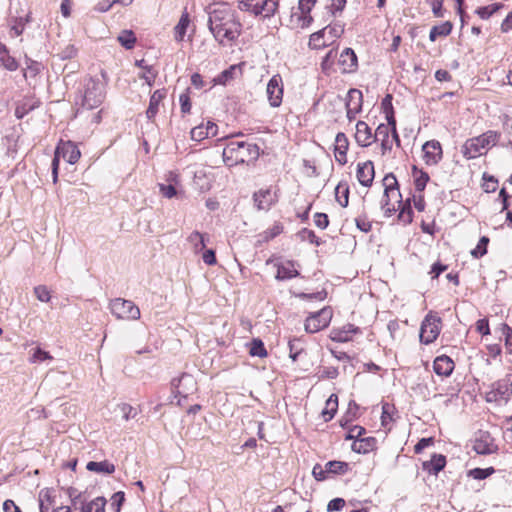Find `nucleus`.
I'll return each mask as SVG.
<instances>
[{
  "instance_id": "obj_11",
  "label": "nucleus",
  "mask_w": 512,
  "mask_h": 512,
  "mask_svg": "<svg viewBox=\"0 0 512 512\" xmlns=\"http://www.w3.org/2000/svg\"><path fill=\"white\" fill-rule=\"evenodd\" d=\"M174 392L184 398L193 394L197 390V382L190 374H182L179 378H175L171 382Z\"/></svg>"
},
{
  "instance_id": "obj_3",
  "label": "nucleus",
  "mask_w": 512,
  "mask_h": 512,
  "mask_svg": "<svg viewBox=\"0 0 512 512\" xmlns=\"http://www.w3.org/2000/svg\"><path fill=\"white\" fill-rule=\"evenodd\" d=\"M496 141L497 134L493 131H488L478 137L468 139L463 146V154L468 159H474L494 146Z\"/></svg>"
},
{
  "instance_id": "obj_42",
  "label": "nucleus",
  "mask_w": 512,
  "mask_h": 512,
  "mask_svg": "<svg viewBox=\"0 0 512 512\" xmlns=\"http://www.w3.org/2000/svg\"><path fill=\"white\" fill-rule=\"evenodd\" d=\"M489 239L486 236H483L480 240L476 248H474L471 251V254L475 258L482 257L487 253V245H488Z\"/></svg>"
},
{
  "instance_id": "obj_49",
  "label": "nucleus",
  "mask_w": 512,
  "mask_h": 512,
  "mask_svg": "<svg viewBox=\"0 0 512 512\" xmlns=\"http://www.w3.org/2000/svg\"><path fill=\"white\" fill-rule=\"evenodd\" d=\"M494 472V469L492 467L481 469V468H475L470 471V475L474 479L482 480L490 476Z\"/></svg>"
},
{
  "instance_id": "obj_30",
  "label": "nucleus",
  "mask_w": 512,
  "mask_h": 512,
  "mask_svg": "<svg viewBox=\"0 0 512 512\" xmlns=\"http://www.w3.org/2000/svg\"><path fill=\"white\" fill-rule=\"evenodd\" d=\"M189 24L190 17L188 12L185 10L180 17L179 22L174 27V39L177 42H182L184 40Z\"/></svg>"
},
{
  "instance_id": "obj_60",
  "label": "nucleus",
  "mask_w": 512,
  "mask_h": 512,
  "mask_svg": "<svg viewBox=\"0 0 512 512\" xmlns=\"http://www.w3.org/2000/svg\"><path fill=\"white\" fill-rule=\"evenodd\" d=\"M312 473L316 480L323 481L326 479V474L328 472L326 471V468L323 469L321 465L317 464L313 467Z\"/></svg>"
},
{
  "instance_id": "obj_25",
  "label": "nucleus",
  "mask_w": 512,
  "mask_h": 512,
  "mask_svg": "<svg viewBox=\"0 0 512 512\" xmlns=\"http://www.w3.org/2000/svg\"><path fill=\"white\" fill-rule=\"evenodd\" d=\"M339 64L343 72H353L357 67V56L355 52L350 48L344 49L340 54Z\"/></svg>"
},
{
  "instance_id": "obj_57",
  "label": "nucleus",
  "mask_w": 512,
  "mask_h": 512,
  "mask_svg": "<svg viewBox=\"0 0 512 512\" xmlns=\"http://www.w3.org/2000/svg\"><path fill=\"white\" fill-rule=\"evenodd\" d=\"M299 340H290L289 341V351H290V357L293 361H295L299 355V353L302 351V348L299 347Z\"/></svg>"
},
{
  "instance_id": "obj_20",
  "label": "nucleus",
  "mask_w": 512,
  "mask_h": 512,
  "mask_svg": "<svg viewBox=\"0 0 512 512\" xmlns=\"http://www.w3.org/2000/svg\"><path fill=\"white\" fill-rule=\"evenodd\" d=\"M375 171L372 161L358 163L356 177L362 186L370 187L374 180Z\"/></svg>"
},
{
  "instance_id": "obj_45",
  "label": "nucleus",
  "mask_w": 512,
  "mask_h": 512,
  "mask_svg": "<svg viewBox=\"0 0 512 512\" xmlns=\"http://www.w3.org/2000/svg\"><path fill=\"white\" fill-rule=\"evenodd\" d=\"M119 42L127 49H131L136 41L131 31H124L119 37Z\"/></svg>"
},
{
  "instance_id": "obj_4",
  "label": "nucleus",
  "mask_w": 512,
  "mask_h": 512,
  "mask_svg": "<svg viewBox=\"0 0 512 512\" xmlns=\"http://www.w3.org/2000/svg\"><path fill=\"white\" fill-rule=\"evenodd\" d=\"M384 195L381 200L382 209L389 216L396 211V205H401V194L398 189V182L393 174H388L383 178Z\"/></svg>"
},
{
  "instance_id": "obj_62",
  "label": "nucleus",
  "mask_w": 512,
  "mask_h": 512,
  "mask_svg": "<svg viewBox=\"0 0 512 512\" xmlns=\"http://www.w3.org/2000/svg\"><path fill=\"white\" fill-rule=\"evenodd\" d=\"M234 69H235L234 67H231L230 69L224 70L217 78V83L225 84L229 79L232 78Z\"/></svg>"
},
{
  "instance_id": "obj_36",
  "label": "nucleus",
  "mask_w": 512,
  "mask_h": 512,
  "mask_svg": "<svg viewBox=\"0 0 512 512\" xmlns=\"http://www.w3.org/2000/svg\"><path fill=\"white\" fill-rule=\"evenodd\" d=\"M282 231L283 226L281 224H274L271 228L267 229L266 231L258 235L257 244L262 245L263 243L269 242L270 240L274 239L276 236L281 234Z\"/></svg>"
},
{
  "instance_id": "obj_16",
  "label": "nucleus",
  "mask_w": 512,
  "mask_h": 512,
  "mask_svg": "<svg viewBox=\"0 0 512 512\" xmlns=\"http://www.w3.org/2000/svg\"><path fill=\"white\" fill-rule=\"evenodd\" d=\"M267 97L272 107H279L282 103L283 84L279 74L273 75L266 88Z\"/></svg>"
},
{
  "instance_id": "obj_55",
  "label": "nucleus",
  "mask_w": 512,
  "mask_h": 512,
  "mask_svg": "<svg viewBox=\"0 0 512 512\" xmlns=\"http://www.w3.org/2000/svg\"><path fill=\"white\" fill-rule=\"evenodd\" d=\"M77 55V49L74 45H67L60 53L59 56L61 59H72Z\"/></svg>"
},
{
  "instance_id": "obj_5",
  "label": "nucleus",
  "mask_w": 512,
  "mask_h": 512,
  "mask_svg": "<svg viewBox=\"0 0 512 512\" xmlns=\"http://www.w3.org/2000/svg\"><path fill=\"white\" fill-rule=\"evenodd\" d=\"M344 33V25L335 23L311 34L309 45L313 49H321L334 43Z\"/></svg>"
},
{
  "instance_id": "obj_38",
  "label": "nucleus",
  "mask_w": 512,
  "mask_h": 512,
  "mask_svg": "<svg viewBox=\"0 0 512 512\" xmlns=\"http://www.w3.org/2000/svg\"><path fill=\"white\" fill-rule=\"evenodd\" d=\"M413 177L416 190L422 192L425 189L427 182L429 181V175L426 172L418 170L416 167H414Z\"/></svg>"
},
{
  "instance_id": "obj_24",
  "label": "nucleus",
  "mask_w": 512,
  "mask_h": 512,
  "mask_svg": "<svg viewBox=\"0 0 512 512\" xmlns=\"http://www.w3.org/2000/svg\"><path fill=\"white\" fill-rule=\"evenodd\" d=\"M433 369L437 375L447 377L454 370V362L450 357L441 355L434 360Z\"/></svg>"
},
{
  "instance_id": "obj_2",
  "label": "nucleus",
  "mask_w": 512,
  "mask_h": 512,
  "mask_svg": "<svg viewBox=\"0 0 512 512\" xmlns=\"http://www.w3.org/2000/svg\"><path fill=\"white\" fill-rule=\"evenodd\" d=\"M259 155L258 147L255 144L246 142H230L223 150V161L229 166L244 163L256 159Z\"/></svg>"
},
{
  "instance_id": "obj_61",
  "label": "nucleus",
  "mask_w": 512,
  "mask_h": 512,
  "mask_svg": "<svg viewBox=\"0 0 512 512\" xmlns=\"http://www.w3.org/2000/svg\"><path fill=\"white\" fill-rule=\"evenodd\" d=\"M179 101L181 104V111L183 113H189L191 110V102L189 96L187 94H181Z\"/></svg>"
},
{
  "instance_id": "obj_63",
  "label": "nucleus",
  "mask_w": 512,
  "mask_h": 512,
  "mask_svg": "<svg viewBox=\"0 0 512 512\" xmlns=\"http://www.w3.org/2000/svg\"><path fill=\"white\" fill-rule=\"evenodd\" d=\"M3 511L4 512H21L19 506L15 504L13 500H6L3 503Z\"/></svg>"
},
{
  "instance_id": "obj_8",
  "label": "nucleus",
  "mask_w": 512,
  "mask_h": 512,
  "mask_svg": "<svg viewBox=\"0 0 512 512\" xmlns=\"http://www.w3.org/2000/svg\"><path fill=\"white\" fill-rule=\"evenodd\" d=\"M109 309L112 315L119 320H138L140 309L131 300L115 298L110 301Z\"/></svg>"
},
{
  "instance_id": "obj_14",
  "label": "nucleus",
  "mask_w": 512,
  "mask_h": 512,
  "mask_svg": "<svg viewBox=\"0 0 512 512\" xmlns=\"http://www.w3.org/2000/svg\"><path fill=\"white\" fill-rule=\"evenodd\" d=\"M473 449L477 454L487 455L495 453L498 447L489 432L479 431L476 434Z\"/></svg>"
},
{
  "instance_id": "obj_13",
  "label": "nucleus",
  "mask_w": 512,
  "mask_h": 512,
  "mask_svg": "<svg viewBox=\"0 0 512 512\" xmlns=\"http://www.w3.org/2000/svg\"><path fill=\"white\" fill-rule=\"evenodd\" d=\"M512 379L510 375L493 384L487 393V401L507 400L512 393Z\"/></svg>"
},
{
  "instance_id": "obj_19",
  "label": "nucleus",
  "mask_w": 512,
  "mask_h": 512,
  "mask_svg": "<svg viewBox=\"0 0 512 512\" xmlns=\"http://www.w3.org/2000/svg\"><path fill=\"white\" fill-rule=\"evenodd\" d=\"M425 163L428 165L437 164L442 158V148L438 141H427L423 147Z\"/></svg>"
},
{
  "instance_id": "obj_34",
  "label": "nucleus",
  "mask_w": 512,
  "mask_h": 512,
  "mask_svg": "<svg viewBox=\"0 0 512 512\" xmlns=\"http://www.w3.org/2000/svg\"><path fill=\"white\" fill-rule=\"evenodd\" d=\"M0 64L9 71H15L18 68V62L10 56L7 47L0 43Z\"/></svg>"
},
{
  "instance_id": "obj_48",
  "label": "nucleus",
  "mask_w": 512,
  "mask_h": 512,
  "mask_svg": "<svg viewBox=\"0 0 512 512\" xmlns=\"http://www.w3.org/2000/svg\"><path fill=\"white\" fill-rule=\"evenodd\" d=\"M190 134H191V139L194 141H202L208 137L204 124H200V125L194 127L191 130Z\"/></svg>"
},
{
  "instance_id": "obj_23",
  "label": "nucleus",
  "mask_w": 512,
  "mask_h": 512,
  "mask_svg": "<svg viewBox=\"0 0 512 512\" xmlns=\"http://www.w3.org/2000/svg\"><path fill=\"white\" fill-rule=\"evenodd\" d=\"M374 135L371 132L370 127L364 121H358L356 124L355 140L362 146L367 147L372 144Z\"/></svg>"
},
{
  "instance_id": "obj_33",
  "label": "nucleus",
  "mask_w": 512,
  "mask_h": 512,
  "mask_svg": "<svg viewBox=\"0 0 512 512\" xmlns=\"http://www.w3.org/2000/svg\"><path fill=\"white\" fill-rule=\"evenodd\" d=\"M445 464V457L440 454H435L433 455L430 461H426L423 463V468L427 470L429 473H433L436 475L445 467Z\"/></svg>"
},
{
  "instance_id": "obj_31",
  "label": "nucleus",
  "mask_w": 512,
  "mask_h": 512,
  "mask_svg": "<svg viewBox=\"0 0 512 512\" xmlns=\"http://www.w3.org/2000/svg\"><path fill=\"white\" fill-rule=\"evenodd\" d=\"M86 469L99 474H112L115 471V465L107 460L100 462L90 461L87 463Z\"/></svg>"
},
{
  "instance_id": "obj_6",
  "label": "nucleus",
  "mask_w": 512,
  "mask_h": 512,
  "mask_svg": "<svg viewBox=\"0 0 512 512\" xmlns=\"http://www.w3.org/2000/svg\"><path fill=\"white\" fill-rule=\"evenodd\" d=\"M105 98V84L99 79H89L85 84L82 105L87 109L97 108Z\"/></svg>"
},
{
  "instance_id": "obj_56",
  "label": "nucleus",
  "mask_w": 512,
  "mask_h": 512,
  "mask_svg": "<svg viewBox=\"0 0 512 512\" xmlns=\"http://www.w3.org/2000/svg\"><path fill=\"white\" fill-rule=\"evenodd\" d=\"M145 71L140 75V78L144 79L149 86H152L155 78L156 72L152 67H145Z\"/></svg>"
},
{
  "instance_id": "obj_40",
  "label": "nucleus",
  "mask_w": 512,
  "mask_h": 512,
  "mask_svg": "<svg viewBox=\"0 0 512 512\" xmlns=\"http://www.w3.org/2000/svg\"><path fill=\"white\" fill-rule=\"evenodd\" d=\"M503 5L501 3H494L488 6L479 7L476 10V14L481 19H488L490 18L494 13H496L499 9H501Z\"/></svg>"
},
{
  "instance_id": "obj_22",
  "label": "nucleus",
  "mask_w": 512,
  "mask_h": 512,
  "mask_svg": "<svg viewBox=\"0 0 512 512\" xmlns=\"http://www.w3.org/2000/svg\"><path fill=\"white\" fill-rule=\"evenodd\" d=\"M349 142L344 133H338L335 137V160L340 164L344 165L347 162V150Z\"/></svg>"
},
{
  "instance_id": "obj_28",
  "label": "nucleus",
  "mask_w": 512,
  "mask_h": 512,
  "mask_svg": "<svg viewBox=\"0 0 512 512\" xmlns=\"http://www.w3.org/2000/svg\"><path fill=\"white\" fill-rule=\"evenodd\" d=\"M209 237L207 234L200 233L198 231H193L188 237L187 242L193 249L195 254L202 252L206 247V242Z\"/></svg>"
},
{
  "instance_id": "obj_58",
  "label": "nucleus",
  "mask_w": 512,
  "mask_h": 512,
  "mask_svg": "<svg viewBox=\"0 0 512 512\" xmlns=\"http://www.w3.org/2000/svg\"><path fill=\"white\" fill-rule=\"evenodd\" d=\"M476 330L481 335L485 336L490 334L489 323L487 319H480L476 322Z\"/></svg>"
},
{
  "instance_id": "obj_53",
  "label": "nucleus",
  "mask_w": 512,
  "mask_h": 512,
  "mask_svg": "<svg viewBox=\"0 0 512 512\" xmlns=\"http://www.w3.org/2000/svg\"><path fill=\"white\" fill-rule=\"evenodd\" d=\"M314 223L318 228L325 229L329 224L328 216L324 213H316L314 215Z\"/></svg>"
},
{
  "instance_id": "obj_50",
  "label": "nucleus",
  "mask_w": 512,
  "mask_h": 512,
  "mask_svg": "<svg viewBox=\"0 0 512 512\" xmlns=\"http://www.w3.org/2000/svg\"><path fill=\"white\" fill-rule=\"evenodd\" d=\"M388 122H389V125H391V132H392V137H390V139L393 140V142H395L397 146H399L400 139H399V136H398V133L396 130V120L394 117V113H388Z\"/></svg>"
},
{
  "instance_id": "obj_15",
  "label": "nucleus",
  "mask_w": 512,
  "mask_h": 512,
  "mask_svg": "<svg viewBox=\"0 0 512 512\" xmlns=\"http://www.w3.org/2000/svg\"><path fill=\"white\" fill-rule=\"evenodd\" d=\"M69 496L71 498L72 504L76 507L78 503L81 504L80 511L81 512H105L106 507V499L104 497H96L95 499L85 502L81 500V494L75 495L74 492H70Z\"/></svg>"
},
{
  "instance_id": "obj_41",
  "label": "nucleus",
  "mask_w": 512,
  "mask_h": 512,
  "mask_svg": "<svg viewBox=\"0 0 512 512\" xmlns=\"http://www.w3.org/2000/svg\"><path fill=\"white\" fill-rule=\"evenodd\" d=\"M250 354L252 356L265 357L267 355V351L264 347V344L259 339H254L250 346Z\"/></svg>"
},
{
  "instance_id": "obj_29",
  "label": "nucleus",
  "mask_w": 512,
  "mask_h": 512,
  "mask_svg": "<svg viewBox=\"0 0 512 512\" xmlns=\"http://www.w3.org/2000/svg\"><path fill=\"white\" fill-rule=\"evenodd\" d=\"M254 202L259 210H268L274 202V196L270 190H260L254 194Z\"/></svg>"
},
{
  "instance_id": "obj_43",
  "label": "nucleus",
  "mask_w": 512,
  "mask_h": 512,
  "mask_svg": "<svg viewBox=\"0 0 512 512\" xmlns=\"http://www.w3.org/2000/svg\"><path fill=\"white\" fill-rule=\"evenodd\" d=\"M36 298L41 302H49L51 299L50 291L45 285H39L34 288Z\"/></svg>"
},
{
  "instance_id": "obj_47",
  "label": "nucleus",
  "mask_w": 512,
  "mask_h": 512,
  "mask_svg": "<svg viewBox=\"0 0 512 512\" xmlns=\"http://www.w3.org/2000/svg\"><path fill=\"white\" fill-rule=\"evenodd\" d=\"M299 236L301 240L303 241H309L312 244H315L317 246L320 245V242L318 240V237L315 235L314 231L304 228L299 232Z\"/></svg>"
},
{
  "instance_id": "obj_7",
  "label": "nucleus",
  "mask_w": 512,
  "mask_h": 512,
  "mask_svg": "<svg viewBox=\"0 0 512 512\" xmlns=\"http://www.w3.org/2000/svg\"><path fill=\"white\" fill-rule=\"evenodd\" d=\"M278 7V0H242L238 4L241 11H247L255 16L264 18L274 15Z\"/></svg>"
},
{
  "instance_id": "obj_21",
  "label": "nucleus",
  "mask_w": 512,
  "mask_h": 512,
  "mask_svg": "<svg viewBox=\"0 0 512 512\" xmlns=\"http://www.w3.org/2000/svg\"><path fill=\"white\" fill-rule=\"evenodd\" d=\"M391 125L380 124L374 134L373 141H379L381 143L382 154L390 151L393 146V140L390 139Z\"/></svg>"
},
{
  "instance_id": "obj_52",
  "label": "nucleus",
  "mask_w": 512,
  "mask_h": 512,
  "mask_svg": "<svg viewBox=\"0 0 512 512\" xmlns=\"http://www.w3.org/2000/svg\"><path fill=\"white\" fill-rule=\"evenodd\" d=\"M345 506V500L342 498H334L327 505L328 512L340 511Z\"/></svg>"
},
{
  "instance_id": "obj_51",
  "label": "nucleus",
  "mask_w": 512,
  "mask_h": 512,
  "mask_svg": "<svg viewBox=\"0 0 512 512\" xmlns=\"http://www.w3.org/2000/svg\"><path fill=\"white\" fill-rule=\"evenodd\" d=\"M125 500V494L122 491H118L113 494L111 501L112 506L115 507V512H120L121 506Z\"/></svg>"
},
{
  "instance_id": "obj_1",
  "label": "nucleus",
  "mask_w": 512,
  "mask_h": 512,
  "mask_svg": "<svg viewBox=\"0 0 512 512\" xmlns=\"http://www.w3.org/2000/svg\"><path fill=\"white\" fill-rule=\"evenodd\" d=\"M208 27L221 45L235 41L241 34L242 24L236 11L227 3H217L208 9Z\"/></svg>"
},
{
  "instance_id": "obj_10",
  "label": "nucleus",
  "mask_w": 512,
  "mask_h": 512,
  "mask_svg": "<svg viewBox=\"0 0 512 512\" xmlns=\"http://www.w3.org/2000/svg\"><path fill=\"white\" fill-rule=\"evenodd\" d=\"M332 319V310L328 307L311 314L305 321V330L308 333H316L326 328Z\"/></svg>"
},
{
  "instance_id": "obj_32",
  "label": "nucleus",
  "mask_w": 512,
  "mask_h": 512,
  "mask_svg": "<svg viewBox=\"0 0 512 512\" xmlns=\"http://www.w3.org/2000/svg\"><path fill=\"white\" fill-rule=\"evenodd\" d=\"M298 271L295 269L293 262H286L278 265L277 267V280H287L298 276Z\"/></svg>"
},
{
  "instance_id": "obj_54",
  "label": "nucleus",
  "mask_w": 512,
  "mask_h": 512,
  "mask_svg": "<svg viewBox=\"0 0 512 512\" xmlns=\"http://www.w3.org/2000/svg\"><path fill=\"white\" fill-rule=\"evenodd\" d=\"M202 260L207 265H215L217 260L215 256V252L212 249H207L202 251Z\"/></svg>"
},
{
  "instance_id": "obj_37",
  "label": "nucleus",
  "mask_w": 512,
  "mask_h": 512,
  "mask_svg": "<svg viewBox=\"0 0 512 512\" xmlns=\"http://www.w3.org/2000/svg\"><path fill=\"white\" fill-rule=\"evenodd\" d=\"M338 407V398L336 395H331L326 401V408L322 411V416L327 422L331 420L336 413Z\"/></svg>"
},
{
  "instance_id": "obj_46",
  "label": "nucleus",
  "mask_w": 512,
  "mask_h": 512,
  "mask_svg": "<svg viewBox=\"0 0 512 512\" xmlns=\"http://www.w3.org/2000/svg\"><path fill=\"white\" fill-rule=\"evenodd\" d=\"M348 188L346 186L338 185L336 187V197L339 204L342 207H346L348 205Z\"/></svg>"
},
{
  "instance_id": "obj_35",
  "label": "nucleus",
  "mask_w": 512,
  "mask_h": 512,
  "mask_svg": "<svg viewBox=\"0 0 512 512\" xmlns=\"http://www.w3.org/2000/svg\"><path fill=\"white\" fill-rule=\"evenodd\" d=\"M453 25L450 21H446L440 25H435L429 33L430 41L434 42L438 37L448 36L452 31Z\"/></svg>"
},
{
  "instance_id": "obj_39",
  "label": "nucleus",
  "mask_w": 512,
  "mask_h": 512,
  "mask_svg": "<svg viewBox=\"0 0 512 512\" xmlns=\"http://www.w3.org/2000/svg\"><path fill=\"white\" fill-rule=\"evenodd\" d=\"M348 467V463L342 461H329L325 464L326 471L331 474H345Z\"/></svg>"
},
{
  "instance_id": "obj_59",
  "label": "nucleus",
  "mask_w": 512,
  "mask_h": 512,
  "mask_svg": "<svg viewBox=\"0 0 512 512\" xmlns=\"http://www.w3.org/2000/svg\"><path fill=\"white\" fill-rule=\"evenodd\" d=\"M159 188H160V192L162 193V195L168 199L174 197L177 194L175 187L171 184L170 185L160 184Z\"/></svg>"
},
{
  "instance_id": "obj_12",
  "label": "nucleus",
  "mask_w": 512,
  "mask_h": 512,
  "mask_svg": "<svg viewBox=\"0 0 512 512\" xmlns=\"http://www.w3.org/2000/svg\"><path fill=\"white\" fill-rule=\"evenodd\" d=\"M316 0H299L298 10L300 13L295 12L292 14V21L300 28H307L313 21L310 12L315 6Z\"/></svg>"
},
{
  "instance_id": "obj_17",
  "label": "nucleus",
  "mask_w": 512,
  "mask_h": 512,
  "mask_svg": "<svg viewBox=\"0 0 512 512\" xmlns=\"http://www.w3.org/2000/svg\"><path fill=\"white\" fill-rule=\"evenodd\" d=\"M81 156V152L77 145L71 141H61L56 148L55 156L62 157L69 164H75Z\"/></svg>"
},
{
  "instance_id": "obj_64",
  "label": "nucleus",
  "mask_w": 512,
  "mask_h": 512,
  "mask_svg": "<svg viewBox=\"0 0 512 512\" xmlns=\"http://www.w3.org/2000/svg\"><path fill=\"white\" fill-rule=\"evenodd\" d=\"M512 29V11L506 16L501 24V31L506 33Z\"/></svg>"
},
{
  "instance_id": "obj_27",
  "label": "nucleus",
  "mask_w": 512,
  "mask_h": 512,
  "mask_svg": "<svg viewBox=\"0 0 512 512\" xmlns=\"http://www.w3.org/2000/svg\"><path fill=\"white\" fill-rule=\"evenodd\" d=\"M165 96H166V91L164 89L156 90L151 95V98L149 101V106L146 111V116L149 120L154 119V117L158 113L159 105L162 102V100L165 98Z\"/></svg>"
},
{
  "instance_id": "obj_44",
  "label": "nucleus",
  "mask_w": 512,
  "mask_h": 512,
  "mask_svg": "<svg viewBox=\"0 0 512 512\" xmlns=\"http://www.w3.org/2000/svg\"><path fill=\"white\" fill-rule=\"evenodd\" d=\"M50 359H52V356L48 352L42 350L40 347H36L33 350L30 361L32 363H36V362H42V361L50 360Z\"/></svg>"
},
{
  "instance_id": "obj_26",
  "label": "nucleus",
  "mask_w": 512,
  "mask_h": 512,
  "mask_svg": "<svg viewBox=\"0 0 512 512\" xmlns=\"http://www.w3.org/2000/svg\"><path fill=\"white\" fill-rule=\"evenodd\" d=\"M359 332V328L353 324H345L339 329H334L331 332V339L337 342H347L352 339V335Z\"/></svg>"
},
{
  "instance_id": "obj_18",
  "label": "nucleus",
  "mask_w": 512,
  "mask_h": 512,
  "mask_svg": "<svg viewBox=\"0 0 512 512\" xmlns=\"http://www.w3.org/2000/svg\"><path fill=\"white\" fill-rule=\"evenodd\" d=\"M362 92L358 89H350L346 99L347 118L351 121L362 108Z\"/></svg>"
},
{
  "instance_id": "obj_9",
  "label": "nucleus",
  "mask_w": 512,
  "mask_h": 512,
  "mask_svg": "<svg viewBox=\"0 0 512 512\" xmlns=\"http://www.w3.org/2000/svg\"><path fill=\"white\" fill-rule=\"evenodd\" d=\"M441 330V319L432 314L426 315L420 328V341L424 344L434 342Z\"/></svg>"
}]
</instances>
